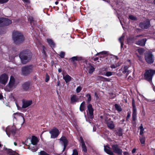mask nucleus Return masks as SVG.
<instances>
[{
  "instance_id": "obj_1",
  "label": "nucleus",
  "mask_w": 155,
  "mask_h": 155,
  "mask_svg": "<svg viewBox=\"0 0 155 155\" xmlns=\"http://www.w3.org/2000/svg\"><path fill=\"white\" fill-rule=\"evenodd\" d=\"M12 38L14 43L17 44L22 43L25 40L23 34L18 31H15L13 32Z\"/></svg>"
},
{
  "instance_id": "obj_2",
  "label": "nucleus",
  "mask_w": 155,
  "mask_h": 155,
  "mask_svg": "<svg viewBox=\"0 0 155 155\" xmlns=\"http://www.w3.org/2000/svg\"><path fill=\"white\" fill-rule=\"evenodd\" d=\"M16 85L15 78L13 76L11 75L8 84L5 87L4 89L5 91H10L13 88H15Z\"/></svg>"
},
{
  "instance_id": "obj_3",
  "label": "nucleus",
  "mask_w": 155,
  "mask_h": 155,
  "mask_svg": "<svg viewBox=\"0 0 155 155\" xmlns=\"http://www.w3.org/2000/svg\"><path fill=\"white\" fill-rule=\"evenodd\" d=\"M155 74V70H149L146 71L144 74V76L146 79L152 83V79L153 74Z\"/></svg>"
},
{
  "instance_id": "obj_4",
  "label": "nucleus",
  "mask_w": 155,
  "mask_h": 155,
  "mask_svg": "<svg viewBox=\"0 0 155 155\" xmlns=\"http://www.w3.org/2000/svg\"><path fill=\"white\" fill-rule=\"evenodd\" d=\"M84 69L86 71H88L89 74H92L94 71V68L87 61L85 60L83 61Z\"/></svg>"
},
{
  "instance_id": "obj_5",
  "label": "nucleus",
  "mask_w": 155,
  "mask_h": 155,
  "mask_svg": "<svg viewBox=\"0 0 155 155\" xmlns=\"http://www.w3.org/2000/svg\"><path fill=\"white\" fill-rule=\"evenodd\" d=\"M21 62L24 64L26 63L30 59V57H28V54L25 52H21L19 56Z\"/></svg>"
},
{
  "instance_id": "obj_6",
  "label": "nucleus",
  "mask_w": 155,
  "mask_h": 155,
  "mask_svg": "<svg viewBox=\"0 0 155 155\" xmlns=\"http://www.w3.org/2000/svg\"><path fill=\"white\" fill-rule=\"evenodd\" d=\"M33 67L31 65L26 66L23 67L21 70L22 73L24 75H27L33 71Z\"/></svg>"
},
{
  "instance_id": "obj_7",
  "label": "nucleus",
  "mask_w": 155,
  "mask_h": 155,
  "mask_svg": "<svg viewBox=\"0 0 155 155\" xmlns=\"http://www.w3.org/2000/svg\"><path fill=\"white\" fill-rule=\"evenodd\" d=\"M8 79V76L5 73L2 74L0 76V83L5 85L7 83Z\"/></svg>"
},
{
  "instance_id": "obj_8",
  "label": "nucleus",
  "mask_w": 155,
  "mask_h": 155,
  "mask_svg": "<svg viewBox=\"0 0 155 155\" xmlns=\"http://www.w3.org/2000/svg\"><path fill=\"white\" fill-rule=\"evenodd\" d=\"M15 131V127L14 126L12 127L8 126L6 127L5 130V131L8 137H10L11 133L13 135L14 134Z\"/></svg>"
},
{
  "instance_id": "obj_9",
  "label": "nucleus",
  "mask_w": 155,
  "mask_h": 155,
  "mask_svg": "<svg viewBox=\"0 0 155 155\" xmlns=\"http://www.w3.org/2000/svg\"><path fill=\"white\" fill-rule=\"evenodd\" d=\"M12 23V21L8 18H0V25H8Z\"/></svg>"
},
{
  "instance_id": "obj_10",
  "label": "nucleus",
  "mask_w": 155,
  "mask_h": 155,
  "mask_svg": "<svg viewBox=\"0 0 155 155\" xmlns=\"http://www.w3.org/2000/svg\"><path fill=\"white\" fill-rule=\"evenodd\" d=\"M49 132L51 134V138H55L57 137L59 134V130L56 128L52 129Z\"/></svg>"
},
{
  "instance_id": "obj_11",
  "label": "nucleus",
  "mask_w": 155,
  "mask_h": 155,
  "mask_svg": "<svg viewBox=\"0 0 155 155\" xmlns=\"http://www.w3.org/2000/svg\"><path fill=\"white\" fill-rule=\"evenodd\" d=\"M145 59L147 62L149 64L152 63L154 61L153 55L151 53L146 54L145 56Z\"/></svg>"
},
{
  "instance_id": "obj_12",
  "label": "nucleus",
  "mask_w": 155,
  "mask_h": 155,
  "mask_svg": "<svg viewBox=\"0 0 155 155\" xmlns=\"http://www.w3.org/2000/svg\"><path fill=\"white\" fill-rule=\"evenodd\" d=\"M93 111L94 110L92 107V105L89 104L87 106V114L89 117L91 119L93 118Z\"/></svg>"
},
{
  "instance_id": "obj_13",
  "label": "nucleus",
  "mask_w": 155,
  "mask_h": 155,
  "mask_svg": "<svg viewBox=\"0 0 155 155\" xmlns=\"http://www.w3.org/2000/svg\"><path fill=\"white\" fill-rule=\"evenodd\" d=\"M132 118L133 121H135L136 119L137 116V109L135 105V102L134 99H132Z\"/></svg>"
},
{
  "instance_id": "obj_14",
  "label": "nucleus",
  "mask_w": 155,
  "mask_h": 155,
  "mask_svg": "<svg viewBox=\"0 0 155 155\" xmlns=\"http://www.w3.org/2000/svg\"><path fill=\"white\" fill-rule=\"evenodd\" d=\"M150 21L147 20L146 22H142L140 23L139 26L143 29H147L150 27Z\"/></svg>"
},
{
  "instance_id": "obj_15",
  "label": "nucleus",
  "mask_w": 155,
  "mask_h": 155,
  "mask_svg": "<svg viewBox=\"0 0 155 155\" xmlns=\"http://www.w3.org/2000/svg\"><path fill=\"white\" fill-rule=\"evenodd\" d=\"M32 102L31 100H23L22 107L25 108L29 106L32 104Z\"/></svg>"
},
{
  "instance_id": "obj_16",
  "label": "nucleus",
  "mask_w": 155,
  "mask_h": 155,
  "mask_svg": "<svg viewBox=\"0 0 155 155\" xmlns=\"http://www.w3.org/2000/svg\"><path fill=\"white\" fill-rule=\"evenodd\" d=\"M114 152L118 154H121L122 151L119 148L118 146L117 145H113L112 146Z\"/></svg>"
},
{
  "instance_id": "obj_17",
  "label": "nucleus",
  "mask_w": 155,
  "mask_h": 155,
  "mask_svg": "<svg viewBox=\"0 0 155 155\" xmlns=\"http://www.w3.org/2000/svg\"><path fill=\"white\" fill-rule=\"evenodd\" d=\"M60 141L61 143H63L64 147L63 151L65 149L67 145L68 141L66 138L64 137H62L60 139Z\"/></svg>"
},
{
  "instance_id": "obj_18",
  "label": "nucleus",
  "mask_w": 155,
  "mask_h": 155,
  "mask_svg": "<svg viewBox=\"0 0 155 155\" xmlns=\"http://www.w3.org/2000/svg\"><path fill=\"white\" fill-rule=\"evenodd\" d=\"M23 114L21 113H15L13 115V117H14L15 118H19L20 119H21L23 120V123H24L25 122V119L22 116Z\"/></svg>"
},
{
  "instance_id": "obj_19",
  "label": "nucleus",
  "mask_w": 155,
  "mask_h": 155,
  "mask_svg": "<svg viewBox=\"0 0 155 155\" xmlns=\"http://www.w3.org/2000/svg\"><path fill=\"white\" fill-rule=\"evenodd\" d=\"M62 75L63 79L64 80L66 83H68L71 81V77L67 74H64V73H63Z\"/></svg>"
},
{
  "instance_id": "obj_20",
  "label": "nucleus",
  "mask_w": 155,
  "mask_h": 155,
  "mask_svg": "<svg viewBox=\"0 0 155 155\" xmlns=\"http://www.w3.org/2000/svg\"><path fill=\"white\" fill-rule=\"evenodd\" d=\"M146 41L147 39L146 38H143L137 41L136 42V44L141 46H143L145 45Z\"/></svg>"
},
{
  "instance_id": "obj_21",
  "label": "nucleus",
  "mask_w": 155,
  "mask_h": 155,
  "mask_svg": "<svg viewBox=\"0 0 155 155\" xmlns=\"http://www.w3.org/2000/svg\"><path fill=\"white\" fill-rule=\"evenodd\" d=\"M80 142L81 144L82 148L83 151L86 153L87 151L86 147L85 145L84 140L81 137H80Z\"/></svg>"
},
{
  "instance_id": "obj_22",
  "label": "nucleus",
  "mask_w": 155,
  "mask_h": 155,
  "mask_svg": "<svg viewBox=\"0 0 155 155\" xmlns=\"http://www.w3.org/2000/svg\"><path fill=\"white\" fill-rule=\"evenodd\" d=\"M31 144L33 145H36L38 142V138L35 136H32V138L31 139Z\"/></svg>"
},
{
  "instance_id": "obj_23",
  "label": "nucleus",
  "mask_w": 155,
  "mask_h": 155,
  "mask_svg": "<svg viewBox=\"0 0 155 155\" xmlns=\"http://www.w3.org/2000/svg\"><path fill=\"white\" fill-rule=\"evenodd\" d=\"M108 127L111 129H113L114 127V125L112 121H108L107 122Z\"/></svg>"
},
{
  "instance_id": "obj_24",
  "label": "nucleus",
  "mask_w": 155,
  "mask_h": 155,
  "mask_svg": "<svg viewBox=\"0 0 155 155\" xmlns=\"http://www.w3.org/2000/svg\"><path fill=\"white\" fill-rule=\"evenodd\" d=\"M104 150L107 154L110 155H113V152L110 150V147L108 146H104Z\"/></svg>"
},
{
  "instance_id": "obj_25",
  "label": "nucleus",
  "mask_w": 155,
  "mask_h": 155,
  "mask_svg": "<svg viewBox=\"0 0 155 155\" xmlns=\"http://www.w3.org/2000/svg\"><path fill=\"white\" fill-rule=\"evenodd\" d=\"M129 67V66L125 65L122 70V72L124 73H126L127 75L130 72V71L128 69Z\"/></svg>"
},
{
  "instance_id": "obj_26",
  "label": "nucleus",
  "mask_w": 155,
  "mask_h": 155,
  "mask_svg": "<svg viewBox=\"0 0 155 155\" xmlns=\"http://www.w3.org/2000/svg\"><path fill=\"white\" fill-rule=\"evenodd\" d=\"M71 61L74 62L75 61H79L82 60V58L81 57L78 56H74L70 58Z\"/></svg>"
},
{
  "instance_id": "obj_27",
  "label": "nucleus",
  "mask_w": 155,
  "mask_h": 155,
  "mask_svg": "<svg viewBox=\"0 0 155 155\" xmlns=\"http://www.w3.org/2000/svg\"><path fill=\"white\" fill-rule=\"evenodd\" d=\"M47 42L51 47H54L55 44L51 39L50 38L47 39Z\"/></svg>"
},
{
  "instance_id": "obj_28",
  "label": "nucleus",
  "mask_w": 155,
  "mask_h": 155,
  "mask_svg": "<svg viewBox=\"0 0 155 155\" xmlns=\"http://www.w3.org/2000/svg\"><path fill=\"white\" fill-rule=\"evenodd\" d=\"M71 102L73 103L78 101V98L76 95H74L71 97Z\"/></svg>"
},
{
  "instance_id": "obj_29",
  "label": "nucleus",
  "mask_w": 155,
  "mask_h": 155,
  "mask_svg": "<svg viewBox=\"0 0 155 155\" xmlns=\"http://www.w3.org/2000/svg\"><path fill=\"white\" fill-rule=\"evenodd\" d=\"M30 84L29 82H26L23 85V87L24 90H27L29 88Z\"/></svg>"
},
{
  "instance_id": "obj_30",
  "label": "nucleus",
  "mask_w": 155,
  "mask_h": 155,
  "mask_svg": "<svg viewBox=\"0 0 155 155\" xmlns=\"http://www.w3.org/2000/svg\"><path fill=\"white\" fill-rule=\"evenodd\" d=\"M142 36V35H137V36H136V37H134V38H128L127 39V42L128 43H132L133 42V41H134L135 40H136L137 38L139 37H140V36Z\"/></svg>"
},
{
  "instance_id": "obj_31",
  "label": "nucleus",
  "mask_w": 155,
  "mask_h": 155,
  "mask_svg": "<svg viewBox=\"0 0 155 155\" xmlns=\"http://www.w3.org/2000/svg\"><path fill=\"white\" fill-rule=\"evenodd\" d=\"M85 103L84 101H83L81 104L80 107V110L81 111L84 110L85 109Z\"/></svg>"
},
{
  "instance_id": "obj_32",
  "label": "nucleus",
  "mask_w": 155,
  "mask_h": 155,
  "mask_svg": "<svg viewBox=\"0 0 155 155\" xmlns=\"http://www.w3.org/2000/svg\"><path fill=\"white\" fill-rule=\"evenodd\" d=\"M112 72L110 71H108L107 72H103L102 73V75H103L106 76L107 77H109L111 76L112 75Z\"/></svg>"
},
{
  "instance_id": "obj_33",
  "label": "nucleus",
  "mask_w": 155,
  "mask_h": 155,
  "mask_svg": "<svg viewBox=\"0 0 155 155\" xmlns=\"http://www.w3.org/2000/svg\"><path fill=\"white\" fill-rule=\"evenodd\" d=\"M124 37V35L123 34L122 36L119 38V41L120 43L121 48H122L123 45V40Z\"/></svg>"
},
{
  "instance_id": "obj_34",
  "label": "nucleus",
  "mask_w": 155,
  "mask_h": 155,
  "mask_svg": "<svg viewBox=\"0 0 155 155\" xmlns=\"http://www.w3.org/2000/svg\"><path fill=\"white\" fill-rule=\"evenodd\" d=\"M107 52L106 51H103L102 52L97 53L96 54V55H99L100 57H102L103 55H106L107 54Z\"/></svg>"
},
{
  "instance_id": "obj_35",
  "label": "nucleus",
  "mask_w": 155,
  "mask_h": 155,
  "mask_svg": "<svg viewBox=\"0 0 155 155\" xmlns=\"http://www.w3.org/2000/svg\"><path fill=\"white\" fill-rule=\"evenodd\" d=\"M8 151L10 155H19L18 153L13 152L11 150L9 149Z\"/></svg>"
},
{
  "instance_id": "obj_36",
  "label": "nucleus",
  "mask_w": 155,
  "mask_h": 155,
  "mask_svg": "<svg viewBox=\"0 0 155 155\" xmlns=\"http://www.w3.org/2000/svg\"><path fill=\"white\" fill-rule=\"evenodd\" d=\"M115 107L117 110L119 111H120L122 110V109L120 106L117 104H116L115 105Z\"/></svg>"
},
{
  "instance_id": "obj_37",
  "label": "nucleus",
  "mask_w": 155,
  "mask_h": 155,
  "mask_svg": "<svg viewBox=\"0 0 155 155\" xmlns=\"http://www.w3.org/2000/svg\"><path fill=\"white\" fill-rule=\"evenodd\" d=\"M139 128L140 129V134L141 135H142L143 134L144 129L143 128L142 124H141V125L139 127Z\"/></svg>"
},
{
  "instance_id": "obj_38",
  "label": "nucleus",
  "mask_w": 155,
  "mask_h": 155,
  "mask_svg": "<svg viewBox=\"0 0 155 155\" xmlns=\"http://www.w3.org/2000/svg\"><path fill=\"white\" fill-rule=\"evenodd\" d=\"M107 68H101L100 71V74L102 75V73L103 72H106L105 71H107Z\"/></svg>"
},
{
  "instance_id": "obj_39",
  "label": "nucleus",
  "mask_w": 155,
  "mask_h": 155,
  "mask_svg": "<svg viewBox=\"0 0 155 155\" xmlns=\"http://www.w3.org/2000/svg\"><path fill=\"white\" fill-rule=\"evenodd\" d=\"M86 96L87 98V101L88 102H89L91 101V97L90 94H87Z\"/></svg>"
},
{
  "instance_id": "obj_40",
  "label": "nucleus",
  "mask_w": 155,
  "mask_h": 155,
  "mask_svg": "<svg viewBox=\"0 0 155 155\" xmlns=\"http://www.w3.org/2000/svg\"><path fill=\"white\" fill-rule=\"evenodd\" d=\"M129 18L130 19L134 21L136 20L137 19V18L135 17L132 15H129Z\"/></svg>"
},
{
  "instance_id": "obj_41",
  "label": "nucleus",
  "mask_w": 155,
  "mask_h": 155,
  "mask_svg": "<svg viewBox=\"0 0 155 155\" xmlns=\"http://www.w3.org/2000/svg\"><path fill=\"white\" fill-rule=\"evenodd\" d=\"M138 51L140 54H142L144 53V50L143 49L140 48L138 49Z\"/></svg>"
},
{
  "instance_id": "obj_42",
  "label": "nucleus",
  "mask_w": 155,
  "mask_h": 155,
  "mask_svg": "<svg viewBox=\"0 0 155 155\" xmlns=\"http://www.w3.org/2000/svg\"><path fill=\"white\" fill-rule=\"evenodd\" d=\"M98 77L101 79H103L105 81H110V80L108 78H104L102 76H98Z\"/></svg>"
},
{
  "instance_id": "obj_43",
  "label": "nucleus",
  "mask_w": 155,
  "mask_h": 155,
  "mask_svg": "<svg viewBox=\"0 0 155 155\" xmlns=\"http://www.w3.org/2000/svg\"><path fill=\"white\" fill-rule=\"evenodd\" d=\"M145 137H142L140 138V140L141 143L142 144H143L145 143Z\"/></svg>"
},
{
  "instance_id": "obj_44",
  "label": "nucleus",
  "mask_w": 155,
  "mask_h": 155,
  "mask_svg": "<svg viewBox=\"0 0 155 155\" xmlns=\"http://www.w3.org/2000/svg\"><path fill=\"white\" fill-rule=\"evenodd\" d=\"M82 89V87L81 86H79L78 87L76 90V91L77 93H79L81 90Z\"/></svg>"
},
{
  "instance_id": "obj_45",
  "label": "nucleus",
  "mask_w": 155,
  "mask_h": 155,
  "mask_svg": "<svg viewBox=\"0 0 155 155\" xmlns=\"http://www.w3.org/2000/svg\"><path fill=\"white\" fill-rule=\"evenodd\" d=\"M72 155H78V153L77 150L76 149H74L73 150V152Z\"/></svg>"
},
{
  "instance_id": "obj_46",
  "label": "nucleus",
  "mask_w": 155,
  "mask_h": 155,
  "mask_svg": "<svg viewBox=\"0 0 155 155\" xmlns=\"http://www.w3.org/2000/svg\"><path fill=\"white\" fill-rule=\"evenodd\" d=\"M39 155H49L44 151H41L40 152Z\"/></svg>"
},
{
  "instance_id": "obj_47",
  "label": "nucleus",
  "mask_w": 155,
  "mask_h": 155,
  "mask_svg": "<svg viewBox=\"0 0 155 155\" xmlns=\"http://www.w3.org/2000/svg\"><path fill=\"white\" fill-rule=\"evenodd\" d=\"M49 80V75L47 74L46 76L45 81L46 82H48Z\"/></svg>"
},
{
  "instance_id": "obj_48",
  "label": "nucleus",
  "mask_w": 155,
  "mask_h": 155,
  "mask_svg": "<svg viewBox=\"0 0 155 155\" xmlns=\"http://www.w3.org/2000/svg\"><path fill=\"white\" fill-rule=\"evenodd\" d=\"M65 55V53L64 52L61 51V52L60 56L61 58H63Z\"/></svg>"
},
{
  "instance_id": "obj_49",
  "label": "nucleus",
  "mask_w": 155,
  "mask_h": 155,
  "mask_svg": "<svg viewBox=\"0 0 155 155\" xmlns=\"http://www.w3.org/2000/svg\"><path fill=\"white\" fill-rule=\"evenodd\" d=\"M9 0H0V3L2 4L8 2Z\"/></svg>"
},
{
  "instance_id": "obj_50",
  "label": "nucleus",
  "mask_w": 155,
  "mask_h": 155,
  "mask_svg": "<svg viewBox=\"0 0 155 155\" xmlns=\"http://www.w3.org/2000/svg\"><path fill=\"white\" fill-rule=\"evenodd\" d=\"M117 65L116 64L112 65L110 67L112 68H115L117 67Z\"/></svg>"
},
{
  "instance_id": "obj_51",
  "label": "nucleus",
  "mask_w": 155,
  "mask_h": 155,
  "mask_svg": "<svg viewBox=\"0 0 155 155\" xmlns=\"http://www.w3.org/2000/svg\"><path fill=\"white\" fill-rule=\"evenodd\" d=\"M130 112H128L127 113V120L129 118L130 116Z\"/></svg>"
},
{
  "instance_id": "obj_52",
  "label": "nucleus",
  "mask_w": 155,
  "mask_h": 155,
  "mask_svg": "<svg viewBox=\"0 0 155 155\" xmlns=\"http://www.w3.org/2000/svg\"><path fill=\"white\" fill-rule=\"evenodd\" d=\"M31 149V150L33 152H35L37 151V149L36 148H30Z\"/></svg>"
},
{
  "instance_id": "obj_53",
  "label": "nucleus",
  "mask_w": 155,
  "mask_h": 155,
  "mask_svg": "<svg viewBox=\"0 0 155 155\" xmlns=\"http://www.w3.org/2000/svg\"><path fill=\"white\" fill-rule=\"evenodd\" d=\"M42 48V49H43L42 50H43V52L45 54V50L46 49L45 48V47H44V46H43Z\"/></svg>"
},
{
  "instance_id": "obj_54",
  "label": "nucleus",
  "mask_w": 155,
  "mask_h": 155,
  "mask_svg": "<svg viewBox=\"0 0 155 155\" xmlns=\"http://www.w3.org/2000/svg\"><path fill=\"white\" fill-rule=\"evenodd\" d=\"M136 151V149L135 148H134L132 150V153H135Z\"/></svg>"
},
{
  "instance_id": "obj_55",
  "label": "nucleus",
  "mask_w": 155,
  "mask_h": 155,
  "mask_svg": "<svg viewBox=\"0 0 155 155\" xmlns=\"http://www.w3.org/2000/svg\"><path fill=\"white\" fill-rule=\"evenodd\" d=\"M124 155H128V153L127 152H124Z\"/></svg>"
},
{
  "instance_id": "obj_56",
  "label": "nucleus",
  "mask_w": 155,
  "mask_h": 155,
  "mask_svg": "<svg viewBox=\"0 0 155 155\" xmlns=\"http://www.w3.org/2000/svg\"><path fill=\"white\" fill-rule=\"evenodd\" d=\"M3 98V96L1 93H0V99H2Z\"/></svg>"
},
{
  "instance_id": "obj_57",
  "label": "nucleus",
  "mask_w": 155,
  "mask_h": 155,
  "mask_svg": "<svg viewBox=\"0 0 155 155\" xmlns=\"http://www.w3.org/2000/svg\"><path fill=\"white\" fill-rule=\"evenodd\" d=\"M98 58H96L94 59V60L95 61H97V60H98Z\"/></svg>"
},
{
  "instance_id": "obj_58",
  "label": "nucleus",
  "mask_w": 155,
  "mask_h": 155,
  "mask_svg": "<svg viewBox=\"0 0 155 155\" xmlns=\"http://www.w3.org/2000/svg\"><path fill=\"white\" fill-rule=\"evenodd\" d=\"M58 71L59 72H61L62 70H61V69L59 68L58 69Z\"/></svg>"
},
{
  "instance_id": "obj_59",
  "label": "nucleus",
  "mask_w": 155,
  "mask_h": 155,
  "mask_svg": "<svg viewBox=\"0 0 155 155\" xmlns=\"http://www.w3.org/2000/svg\"><path fill=\"white\" fill-rule=\"evenodd\" d=\"M152 87L153 88V91L155 92V87L153 85L152 86Z\"/></svg>"
},
{
  "instance_id": "obj_60",
  "label": "nucleus",
  "mask_w": 155,
  "mask_h": 155,
  "mask_svg": "<svg viewBox=\"0 0 155 155\" xmlns=\"http://www.w3.org/2000/svg\"><path fill=\"white\" fill-rule=\"evenodd\" d=\"M55 3L56 5H57L58 3V1H56L55 2Z\"/></svg>"
},
{
  "instance_id": "obj_61",
  "label": "nucleus",
  "mask_w": 155,
  "mask_h": 155,
  "mask_svg": "<svg viewBox=\"0 0 155 155\" xmlns=\"http://www.w3.org/2000/svg\"><path fill=\"white\" fill-rule=\"evenodd\" d=\"M23 1L25 2H28V0H22Z\"/></svg>"
},
{
  "instance_id": "obj_62",
  "label": "nucleus",
  "mask_w": 155,
  "mask_h": 155,
  "mask_svg": "<svg viewBox=\"0 0 155 155\" xmlns=\"http://www.w3.org/2000/svg\"><path fill=\"white\" fill-rule=\"evenodd\" d=\"M23 1L25 2H28V0H22Z\"/></svg>"
},
{
  "instance_id": "obj_63",
  "label": "nucleus",
  "mask_w": 155,
  "mask_h": 155,
  "mask_svg": "<svg viewBox=\"0 0 155 155\" xmlns=\"http://www.w3.org/2000/svg\"><path fill=\"white\" fill-rule=\"evenodd\" d=\"M23 1L25 2H28V0H22Z\"/></svg>"
},
{
  "instance_id": "obj_64",
  "label": "nucleus",
  "mask_w": 155,
  "mask_h": 155,
  "mask_svg": "<svg viewBox=\"0 0 155 155\" xmlns=\"http://www.w3.org/2000/svg\"><path fill=\"white\" fill-rule=\"evenodd\" d=\"M14 144L15 145V146H17V143L16 142H15L14 143Z\"/></svg>"
}]
</instances>
